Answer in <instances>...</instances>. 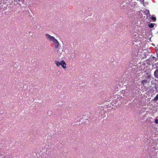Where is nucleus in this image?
Listing matches in <instances>:
<instances>
[{
	"mask_svg": "<svg viewBox=\"0 0 158 158\" xmlns=\"http://www.w3.org/2000/svg\"><path fill=\"white\" fill-rule=\"evenodd\" d=\"M55 64L56 66L59 67L60 66H61L62 68L64 69L66 68V64L65 62L63 60H61L60 61H56Z\"/></svg>",
	"mask_w": 158,
	"mask_h": 158,
	"instance_id": "1",
	"label": "nucleus"
},
{
	"mask_svg": "<svg viewBox=\"0 0 158 158\" xmlns=\"http://www.w3.org/2000/svg\"><path fill=\"white\" fill-rule=\"evenodd\" d=\"M45 35L46 38L47 40L50 42H52L53 43H54V42L56 40L55 37L52 36L48 34H46Z\"/></svg>",
	"mask_w": 158,
	"mask_h": 158,
	"instance_id": "2",
	"label": "nucleus"
},
{
	"mask_svg": "<svg viewBox=\"0 0 158 158\" xmlns=\"http://www.w3.org/2000/svg\"><path fill=\"white\" fill-rule=\"evenodd\" d=\"M53 43L54 44L55 49L58 51L60 49V45L58 40L56 39Z\"/></svg>",
	"mask_w": 158,
	"mask_h": 158,
	"instance_id": "3",
	"label": "nucleus"
},
{
	"mask_svg": "<svg viewBox=\"0 0 158 158\" xmlns=\"http://www.w3.org/2000/svg\"><path fill=\"white\" fill-rule=\"evenodd\" d=\"M155 77L156 78H158V70H156L154 72Z\"/></svg>",
	"mask_w": 158,
	"mask_h": 158,
	"instance_id": "4",
	"label": "nucleus"
},
{
	"mask_svg": "<svg viewBox=\"0 0 158 158\" xmlns=\"http://www.w3.org/2000/svg\"><path fill=\"white\" fill-rule=\"evenodd\" d=\"M147 82V81L145 79L141 81V83L143 85H146Z\"/></svg>",
	"mask_w": 158,
	"mask_h": 158,
	"instance_id": "5",
	"label": "nucleus"
},
{
	"mask_svg": "<svg viewBox=\"0 0 158 158\" xmlns=\"http://www.w3.org/2000/svg\"><path fill=\"white\" fill-rule=\"evenodd\" d=\"M138 36V34L136 33H133L132 34V36L133 38H135L136 37Z\"/></svg>",
	"mask_w": 158,
	"mask_h": 158,
	"instance_id": "6",
	"label": "nucleus"
},
{
	"mask_svg": "<svg viewBox=\"0 0 158 158\" xmlns=\"http://www.w3.org/2000/svg\"><path fill=\"white\" fill-rule=\"evenodd\" d=\"M154 23H151L148 25V27L151 28H153L154 26Z\"/></svg>",
	"mask_w": 158,
	"mask_h": 158,
	"instance_id": "7",
	"label": "nucleus"
},
{
	"mask_svg": "<svg viewBox=\"0 0 158 158\" xmlns=\"http://www.w3.org/2000/svg\"><path fill=\"white\" fill-rule=\"evenodd\" d=\"M154 99H155V100H156V101H157V100H158V94H157L156 95V97Z\"/></svg>",
	"mask_w": 158,
	"mask_h": 158,
	"instance_id": "8",
	"label": "nucleus"
},
{
	"mask_svg": "<svg viewBox=\"0 0 158 158\" xmlns=\"http://www.w3.org/2000/svg\"><path fill=\"white\" fill-rule=\"evenodd\" d=\"M155 123H158V119L156 118L155 120Z\"/></svg>",
	"mask_w": 158,
	"mask_h": 158,
	"instance_id": "9",
	"label": "nucleus"
},
{
	"mask_svg": "<svg viewBox=\"0 0 158 158\" xmlns=\"http://www.w3.org/2000/svg\"><path fill=\"white\" fill-rule=\"evenodd\" d=\"M152 19L153 21H155L156 20V18L154 17H152Z\"/></svg>",
	"mask_w": 158,
	"mask_h": 158,
	"instance_id": "10",
	"label": "nucleus"
},
{
	"mask_svg": "<svg viewBox=\"0 0 158 158\" xmlns=\"http://www.w3.org/2000/svg\"><path fill=\"white\" fill-rule=\"evenodd\" d=\"M19 1H20L21 0H18Z\"/></svg>",
	"mask_w": 158,
	"mask_h": 158,
	"instance_id": "11",
	"label": "nucleus"
}]
</instances>
